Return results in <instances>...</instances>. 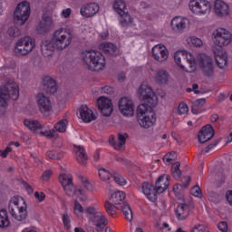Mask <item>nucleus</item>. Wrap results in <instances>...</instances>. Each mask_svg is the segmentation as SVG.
Wrapping results in <instances>:
<instances>
[{"mask_svg":"<svg viewBox=\"0 0 232 232\" xmlns=\"http://www.w3.org/2000/svg\"><path fill=\"white\" fill-rule=\"evenodd\" d=\"M82 59L91 72H102L106 68V58L97 50L84 51Z\"/></svg>","mask_w":232,"mask_h":232,"instance_id":"nucleus-5","label":"nucleus"},{"mask_svg":"<svg viewBox=\"0 0 232 232\" xmlns=\"http://www.w3.org/2000/svg\"><path fill=\"white\" fill-rule=\"evenodd\" d=\"M42 82L44 84V90L46 93L52 94L57 92V83L53 79L50 78V76H44L42 79Z\"/></svg>","mask_w":232,"mask_h":232,"instance_id":"nucleus-24","label":"nucleus"},{"mask_svg":"<svg viewBox=\"0 0 232 232\" xmlns=\"http://www.w3.org/2000/svg\"><path fill=\"white\" fill-rule=\"evenodd\" d=\"M9 99L11 101L19 99V85L12 80L0 86V115L5 113Z\"/></svg>","mask_w":232,"mask_h":232,"instance_id":"nucleus-4","label":"nucleus"},{"mask_svg":"<svg viewBox=\"0 0 232 232\" xmlns=\"http://www.w3.org/2000/svg\"><path fill=\"white\" fill-rule=\"evenodd\" d=\"M112 179L119 186H126V179H124V177L120 173H114L112 175Z\"/></svg>","mask_w":232,"mask_h":232,"instance_id":"nucleus-46","label":"nucleus"},{"mask_svg":"<svg viewBox=\"0 0 232 232\" xmlns=\"http://www.w3.org/2000/svg\"><path fill=\"white\" fill-rule=\"evenodd\" d=\"M182 59H186L190 71H187L189 73L195 72L197 70V64L198 68L201 70L204 77H208V79L215 75V66L213 65V58L206 53L198 54L197 59L195 56L188 53L187 51H178L174 53V61L177 66L180 67L181 70L186 71V67L182 65Z\"/></svg>","mask_w":232,"mask_h":232,"instance_id":"nucleus-2","label":"nucleus"},{"mask_svg":"<svg viewBox=\"0 0 232 232\" xmlns=\"http://www.w3.org/2000/svg\"><path fill=\"white\" fill-rule=\"evenodd\" d=\"M168 186H169V178H168V175L160 176L155 182V188L158 193H164L168 189Z\"/></svg>","mask_w":232,"mask_h":232,"instance_id":"nucleus-27","label":"nucleus"},{"mask_svg":"<svg viewBox=\"0 0 232 232\" xmlns=\"http://www.w3.org/2000/svg\"><path fill=\"white\" fill-rule=\"evenodd\" d=\"M24 126L31 130V131H37L43 130V125L37 120H25L24 121Z\"/></svg>","mask_w":232,"mask_h":232,"instance_id":"nucleus-34","label":"nucleus"},{"mask_svg":"<svg viewBox=\"0 0 232 232\" xmlns=\"http://www.w3.org/2000/svg\"><path fill=\"white\" fill-rule=\"evenodd\" d=\"M46 157L52 160H61V159L63 157V154L58 150H48L46 152Z\"/></svg>","mask_w":232,"mask_h":232,"instance_id":"nucleus-41","label":"nucleus"},{"mask_svg":"<svg viewBox=\"0 0 232 232\" xmlns=\"http://www.w3.org/2000/svg\"><path fill=\"white\" fill-rule=\"evenodd\" d=\"M7 34L10 37H19V35H21V30H19L17 26H11L7 30Z\"/></svg>","mask_w":232,"mask_h":232,"instance_id":"nucleus-47","label":"nucleus"},{"mask_svg":"<svg viewBox=\"0 0 232 232\" xmlns=\"http://www.w3.org/2000/svg\"><path fill=\"white\" fill-rule=\"evenodd\" d=\"M155 81L160 86L168 84L169 82V73L165 70H159L155 76Z\"/></svg>","mask_w":232,"mask_h":232,"instance_id":"nucleus-30","label":"nucleus"},{"mask_svg":"<svg viewBox=\"0 0 232 232\" xmlns=\"http://www.w3.org/2000/svg\"><path fill=\"white\" fill-rule=\"evenodd\" d=\"M8 209L11 217L17 222H23L28 217V206L23 197H13L9 201Z\"/></svg>","mask_w":232,"mask_h":232,"instance_id":"nucleus-7","label":"nucleus"},{"mask_svg":"<svg viewBox=\"0 0 232 232\" xmlns=\"http://www.w3.org/2000/svg\"><path fill=\"white\" fill-rule=\"evenodd\" d=\"M138 94L140 99L144 102V103L140 104L137 108L139 124L141 128H151L157 122L153 108L159 104V98L153 92V89L146 84L140 86Z\"/></svg>","mask_w":232,"mask_h":232,"instance_id":"nucleus-1","label":"nucleus"},{"mask_svg":"<svg viewBox=\"0 0 232 232\" xmlns=\"http://www.w3.org/2000/svg\"><path fill=\"white\" fill-rule=\"evenodd\" d=\"M191 232H209V230L208 229V227H206V225L198 224L193 227Z\"/></svg>","mask_w":232,"mask_h":232,"instance_id":"nucleus-50","label":"nucleus"},{"mask_svg":"<svg viewBox=\"0 0 232 232\" xmlns=\"http://www.w3.org/2000/svg\"><path fill=\"white\" fill-rule=\"evenodd\" d=\"M126 139H128V133H119L118 134V140H115L113 136L109 138V142L111 146H113L116 150H121L124 144H126Z\"/></svg>","mask_w":232,"mask_h":232,"instance_id":"nucleus-26","label":"nucleus"},{"mask_svg":"<svg viewBox=\"0 0 232 232\" xmlns=\"http://www.w3.org/2000/svg\"><path fill=\"white\" fill-rule=\"evenodd\" d=\"M50 26H52V17L44 14L42 21L37 26L38 32H48V30H50Z\"/></svg>","mask_w":232,"mask_h":232,"instance_id":"nucleus-31","label":"nucleus"},{"mask_svg":"<svg viewBox=\"0 0 232 232\" xmlns=\"http://www.w3.org/2000/svg\"><path fill=\"white\" fill-rule=\"evenodd\" d=\"M35 48V39L30 36H24L20 38L14 47V53L16 55H28Z\"/></svg>","mask_w":232,"mask_h":232,"instance_id":"nucleus-9","label":"nucleus"},{"mask_svg":"<svg viewBox=\"0 0 232 232\" xmlns=\"http://www.w3.org/2000/svg\"><path fill=\"white\" fill-rule=\"evenodd\" d=\"M79 113L82 121L86 123L92 122V121H95L96 119L93 111L88 108V105H82L79 109Z\"/></svg>","mask_w":232,"mask_h":232,"instance_id":"nucleus-23","label":"nucleus"},{"mask_svg":"<svg viewBox=\"0 0 232 232\" xmlns=\"http://www.w3.org/2000/svg\"><path fill=\"white\" fill-rule=\"evenodd\" d=\"M232 42V34L229 31L224 28L216 29L213 33V43L216 46L219 48H224V46H228Z\"/></svg>","mask_w":232,"mask_h":232,"instance_id":"nucleus-13","label":"nucleus"},{"mask_svg":"<svg viewBox=\"0 0 232 232\" xmlns=\"http://www.w3.org/2000/svg\"><path fill=\"white\" fill-rule=\"evenodd\" d=\"M176 217L178 220H186L187 217H189V206L181 203L176 208Z\"/></svg>","mask_w":232,"mask_h":232,"instance_id":"nucleus-29","label":"nucleus"},{"mask_svg":"<svg viewBox=\"0 0 232 232\" xmlns=\"http://www.w3.org/2000/svg\"><path fill=\"white\" fill-rule=\"evenodd\" d=\"M66 128H68V120L66 119L60 120L53 126L54 131H58L59 133H64L66 131Z\"/></svg>","mask_w":232,"mask_h":232,"instance_id":"nucleus-37","label":"nucleus"},{"mask_svg":"<svg viewBox=\"0 0 232 232\" xmlns=\"http://www.w3.org/2000/svg\"><path fill=\"white\" fill-rule=\"evenodd\" d=\"M99 12V5L97 3H90L81 7L80 14L82 17H93Z\"/></svg>","mask_w":232,"mask_h":232,"instance_id":"nucleus-22","label":"nucleus"},{"mask_svg":"<svg viewBox=\"0 0 232 232\" xmlns=\"http://www.w3.org/2000/svg\"><path fill=\"white\" fill-rule=\"evenodd\" d=\"M140 191L143 193L146 198L150 200V202H157V195H159V192L153 184L144 181L141 183Z\"/></svg>","mask_w":232,"mask_h":232,"instance_id":"nucleus-15","label":"nucleus"},{"mask_svg":"<svg viewBox=\"0 0 232 232\" xmlns=\"http://www.w3.org/2000/svg\"><path fill=\"white\" fill-rule=\"evenodd\" d=\"M73 35L64 28H59L54 31L51 41H44L41 44L43 55L50 57L54 50H64L72 44Z\"/></svg>","mask_w":232,"mask_h":232,"instance_id":"nucleus-3","label":"nucleus"},{"mask_svg":"<svg viewBox=\"0 0 232 232\" xmlns=\"http://www.w3.org/2000/svg\"><path fill=\"white\" fill-rule=\"evenodd\" d=\"M10 226V219H8V212L6 210H0V227H8Z\"/></svg>","mask_w":232,"mask_h":232,"instance_id":"nucleus-38","label":"nucleus"},{"mask_svg":"<svg viewBox=\"0 0 232 232\" xmlns=\"http://www.w3.org/2000/svg\"><path fill=\"white\" fill-rule=\"evenodd\" d=\"M113 92H114L113 87L110 85H105L104 87L102 88V91H101L102 93H106L107 95H111Z\"/></svg>","mask_w":232,"mask_h":232,"instance_id":"nucleus-56","label":"nucleus"},{"mask_svg":"<svg viewBox=\"0 0 232 232\" xmlns=\"http://www.w3.org/2000/svg\"><path fill=\"white\" fill-rule=\"evenodd\" d=\"M188 44H191L192 46H195L196 48H200L202 46L203 43L202 40H200L197 36H189L187 38Z\"/></svg>","mask_w":232,"mask_h":232,"instance_id":"nucleus-42","label":"nucleus"},{"mask_svg":"<svg viewBox=\"0 0 232 232\" xmlns=\"http://www.w3.org/2000/svg\"><path fill=\"white\" fill-rule=\"evenodd\" d=\"M72 15V9L66 8L62 11V17H64V19H68Z\"/></svg>","mask_w":232,"mask_h":232,"instance_id":"nucleus-58","label":"nucleus"},{"mask_svg":"<svg viewBox=\"0 0 232 232\" xmlns=\"http://www.w3.org/2000/svg\"><path fill=\"white\" fill-rule=\"evenodd\" d=\"M214 11L218 17H225V15H229V5L222 0H216Z\"/></svg>","mask_w":232,"mask_h":232,"instance_id":"nucleus-21","label":"nucleus"},{"mask_svg":"<svg viewBox=\"0 0 232 232\" xmlns=\"http://www.w3.org/2000/svg\"><path fill=\"white\" fill-rule=\"evenodd\" d=\"M182 172L180 171V164H175L172 166V177L174 179H180Z\"/></svg>","mask_w":232,"mask_h":232,"instance_id":"nucleus-48","label":"nucleus"},{"mask_svg":"<svg viewBox=\"0 0 232 232\" xmlns=\"http://www.w3.org/2000/svg\"><path fill=\"white\" fill-rule=\"evenodd\" d=\"M218 229L222 232H227L229 229V226L227 225V222L226 221H220L218 223Z\"/></svg>","mask_w":232,"mask_h":232,"instance_id":"nucleus-54","label":"nucleus"},{"mask_svg":"<svg viewBox=\"0 0 232 232\" xmlns=\"http://www.w3.org/2000/svg\"><path fill=\"white\" fill-rule=\"evenodd\" d=\"M73 213L76 215V217H82L84 212H86V208L84 209V207L79 203V200L75 199L73 203Z\"/></svg>","mask_w":232,"mask_h":232,"instance_id":"nucleus-39","label":"nucleus"},{"mask_svg":"<svg viewBox=\"0 0 232 232\" xmlns=\"http://www.w3.org/2000/svg\"><path fill=\"white\" fill-rule=\"evenodd\" d=\"M63 224L65 229H70L72 227V216L68 213H64L62 217Z\"/></svg>","mask_w":232,"mask_h":232,"instance_id":"nucleus-44","label":"nucleus"},{"mask_svg":"<svg viewBox=\"0 0 232 232\" xmlns=\"http://www.w3.org/2000/svg\"><path fill=\"white\" fill-rule=\"evenodd\" d=\"M206 104V98H201L197 101H195L192 103L191 112L193 115H198L199 113H202L204 110H202V106Z\"/></svg>","mask_w":232,"mask_h":232,"instance_id":"nucleus-33","label":"nucleus"},{"mask_svg":"<svg viewBox=\"0 0 232 232\" xmlns=\"http://www.w3.org/2000/svg\"><path fill=\"white\" fill-rule=\"evenodd\" d=\"M152 56L155 61L164 63V61H167L168 57H169V52L164 44H160L152 48Z\"/></svg>","mask_w":232,"mask_h":232,"instance_id":"nucleus-17","label":"nucleus"},{"mask_svg":"<svg viewBox=\"0 0 232 232\" xmlns=\"http://www.w3.org/2000/svg\"><path fill=\"white\" fill-rule=\"evenodd\" d=\"M113 8L119 15H121L120 24L124 28L126 26H130V24H133V17L128 14V11L126 9V3L122 0H117L113 4Z\"/></svg>","mask_w":232,"mask_h":232,"instance_id":"nucleus-10","label":"nucleus"},{"mask_svg":"<svg viewBox=\"0 0 232 232\" xmlns=\"http://www.w3.org/2000/svg\"><path fill=\"white\" fill-rule=\"evenodd\" d=\"M226 197H227V200L228 204H230V206H232V190H228L226 193Z\"/></svg>","mask_w":232,"mask_h":232,"instance_id":"nucleus-60","label":"nucleus"},{"mask_svg":"<svg viewBox=\"0 0 232 232\" xmlns=\"http://www.w3.org/2000/svg\"><path fill=\"white\" fill-rule=\"evenodd\" d=\"M85 213L89 215V222L96 227V231H103L108 226V218L101 211L99 205H91L85 208Z\"/></svg>","mask_w":232,"mask_h":232,"instance_id":"nucleus-8","label":"nucleus"},{"mask_svg":"<svg viewBox=\"0 0 232 232\" xmlns=\"http://www.w3.org/2000/svg\"><path fill=\"white\" fill-rule=\"evenodd\" d=\"M189 25V20L182 16H176L170 22V26L175 32H184Z\"/></svg>","mask_w":232,"mask_h":232,"instance_id":"nucleus-19","label":"nucleus"},{"mask_svg":"<svg viewBox=\"0 0 232 232\" xmlns=\"http://www.w3.org/2000/svg\"><path fill=\"white\" fill-rule=\"evenodd\" d=\"M214 55L218 68L222 70V68L227 66V53H224L222 50H214Z\"/></svg>","mask_w":232,"mask_h":232,"instance_id":"nucleus-28","label":"nucleus"},{"mask_svg":"<svg viewBox=\"0 0 232 232\" xmlns=\"http://www.w3.org/2000/svg\"><path fill=\"white\" fill-rule=\"evenodd\" d=\"M98 108L104 117H110L113 113V103L110 98L100 97L98 99Z\"/></svg>","mask_w":232,"mask_h":232,"instance_id":"nucleus-16","label":"nucleus"},{"mask_svg":"<svg viewBox=\"0 0 232 232\" xmlns=\"http://www.w3.org/2000/svg\"><path fill=\"white\" fill-rule=\"evenodd\" d=\"M190 195H193V197H197L198 198H202V190L200 189V187L194 186L190 188Z\"/></svg>","mask_w":232,"mask_h":232,"instance_id":"nucleus-49","label":"nucleus"},{"mask_svg":"<svg viewBox=\"0 0 232 232\" xmlns=\"http://www.w3.org/2000/svg\"><path fill=\"white\" fill-rule=\"evenodd\" d=\"M36 102L41 113H50V111L52 110V102L50 101V97L44 93H38L36 96Z\"/></svg>","mask_w":232,"mask_h":232,"instance_id":"nucleus-18","label":"nucleus"},{"mask_svg":"<svg viewBox=\"0 0 232 232\" xmlns=\"http://www.w3.org/2000/svg\"><path fill=\"white\" fill-rule=\"evenodd\" d=\"M59 181L63 188L65 195L68 197H76L81 202H86V200H88L86 192H84L81 188H75V186H73V177L72 174H60Z\"/></svg>","mask_w":232,"mask_h":232,"instance_id":"nucleus-6","label":"nucleus"},{"mask_svg":"<svg viewBox=\"0 0 232 232\" xmlns=\"http://www.w3.org/2000/svg\"><path fill=\"white\" fill-rule=\"evenodd\" d=\"M188 8L195 15H206L211 12V3L208 0H190Z\"/></svg>","mask_w":232,"mask_h":232,"instance_id":"nucleus-11","label":"nucleus"},{"mask_svg":"<svg viewBox=\"0 0 232 232\" xmlns=\"http://www.w3.org/2000/svg\"><path fill=\"white\" fill-rule=\"evenodd\" d=\"M79 179L81 182L82 183V186L85 188V189H88V191L92 190V185L90 181H88V178L84 176H79Z\"/></svg>","mask_w":232,"mask_h":232,"instance_id":"nucleus-51","label":"nucleus"},{"mask_svg":"<svg viewBox=\"0 0 232 232\" xmlns=\"http://www.w3.org/2000/svg\"><path fill=\"white\" fill-rule=\"evenodd\" d=\"M40 133L44 137H47V139H53V137H55V129H51L46 131H41Z\"/></svg>","mask_w":232,"mask_h":232,"instance_id":"nucleus-53","label":"nucleus"},{"mask_svg":"<svg viewBox=\"0 0 232 232\" xmlns=\"http://www.w3.org/2000/svg\"><path fill=\"white\" fill-rule=\"evenodd\" d=\"M34 198L38 200V202H44V199L46 198V194L44 192H34Z\"/></svg>","mask_w":232,"mask_h":232,"instance_id":"nucleus-55","label":"nucleus"},{"mask_svg":"<svg viewBox=\"0 0 232 232\" xmlns=\"http://www.w3.org/2000/svg\"><path fill=\"white\" fill-rule=\"evenodd\" d=\"M32 9L30 8V3L23 1L18 4L14 13V19L15 23H20L22 25L24 24L28 21Z\"/></svg>","mask_w":232,"mask_h":232,"instance_id":"nucleus-12","label":"nucleus"},{"mask_svg":"<svg viewBox=\"0 0 232 232\" xmlns=\"http://www.w3.org/2000/svg\"><path fill=\"white\" fill-rule=\"evenodd\" d=\"M163 160L166 164H171L173 162V158L169 157V154L164 156Z\"/></svg>","mask_w":232,"mask_h":232,"instance_id":"nucleus-61","label":"nucleus"},{"mask_svg":"<svg viewBox=\"0 0 232 232\" xmlns=\"http://www.w3.org/2000/svg\"><path fill=\"white\" fill-rule=\"evenodd\" d=\"M23 186L24 189L27 191L28 195H32V193H34V188H32L30 184H28L27 182H24Z\"/></svg>","mask_w":232,"mask_h":232,"instance_id":"nucleus-59","label":"nucleus"},{"mask_svg":"<svg viewBox=\"0 0 232 232\" xmlns=\"http://www.w3.org/2000/svg\"><path fill=\"white\" fill-rule=\"evenodd\" d=\"M118 107L124 117H133L135 115V103L130 97L121 98Z\"/></svg>","mask_w":232,"mask_h":232,"instance_id":"nucleus-14","label":"nucleus"},{"mask_svg":"<svg viewBox=\"0 0 232 232\" xmlns=\"http://www.w3.org/2000/svg\"><path fill=\"white\" fill-rule=\"evenodd\" d=\"M98 173L102 182H106V180H110V178L111 177V174L108 170H106V169H100Z\"/></svg>","mask_w":232,"mask_h":232,"instance_id":"nucleus-45","label":"nucleus"},{"mask_svg":"<svg viewBox=\"0 0 232 232\" xmlns=\"http://www.w3.org/2000/svg\"><path fill=\"white\" fill-rule=\"evenodd\" d=\"M124 198H126V194L122 191L116 190L111 196V200L116 206H119L121 202H123Z\"/></svg>","mask_w":232,"mask_h":232,"instance_id":"nucleus-35","label":"nucleus"},{"mask_svg":"<svg viewBox=\"0 0 232 232\" xmlns=\"http://www.w3.org/2000/svg\"><path fill=\"white\" fill-rule=\"evenodd\" d=\"M192 91L194 92V93H196V95L200 93V91H198V84L193 83L192 84Z\"/></svg>","mask_w":232,"mask_h":232,"instance_id":"nucleus-62","label":"nucleus"},{"mask_svg":"<svg viewBox=\"0 0 232 232\" xmlns=\"http://www.w3.org/2000/svg\"><path fill=\"white\" fill-rule=\"evenodd\" d=\"M115 203H111L109 200L105 201L104 208L106 213L110 215V217H115L117 215V211L115 210Z\"/></svg>","mask_w":232,"mask_h":232,"instance_id":"nucleus-40","label":"nucleus"},{"mask_svg":"<svg viewBox=\"0 0 232 232\" xmlns=\"http://www.w3.org/2000/svg\"><path fill=\"white\" fill-rule=\"evenodd\" d=\"M121 211L128 222H131L133 220V211L128 203H123L121 206Z\"/></svg>","mask_w":232,"mask_h":232,"instance_id":"nucleus-36","label":"nucleus"},{"mask_svg":"<svg viewBox=\"0 0 232 232\" xmlns=\"http://www.w3.org/2000/svg\"><path fill=\"white\" fill-rule=\"evenodd\" d=\"M52 175H53V172L51 169H47L42 174L41 180H43V182H48Z\"/></svg>","mask_w":232,"mask_h":232,"instance_id":"nucleus-52","label":"nucleus"},{"mask_svg":"<svg viewBox=\"0 0 232 232\" xmlns=\"http://www.w3.org/2000/svg\"><path fill=\"white\" fill-rule=\"evenodd\" d=\"M210 121H211V122H217L218 121V114H213L210 117Z\"/></svg>","mask_w":232,"mask_h":232,"instance_id":"nucleus-64","label":"nucleus"},{"mask_svg":"<svg viewBox=\"0 0 232 232\" xmlns=\"http://www.w3.org/2000/svg\"><path fill=\"white\" fill-rule=\"evenodd\" d=\"M100 50L109 55H117V47L111 43H102L99 46Z\"/></svg>","mask_w":232,"mask_h":232,"instance_id":"nucleus-32","label":"nucleus"},{"mask_svg":"<svg viewBox=\"0 0 232 232\" xmlns=\"http://www.w3.org/2000/svg\"><path fill=\"white\" fill-rule=\"evenodd\" d=\"M11 151L12 149L10 146H7L5 150H0V157H2V159H6V157H8V153H11Z\"/></svg>","mask_w":232,"mask_h":232,"instance_id":"nucleus-57","label":"nucleus"},{"mask_svg":"<svg viewBox=\"0 0 232 232\" xmlns=\"http://www.w3.org/2000/svg\"><path fill=\"white\" fill-rule=\"evenodd\" d=\"M184 180H185V184H183V188H188V186H189V182H191V178L186 177L184 178Z\"/></svg>","mask_w":232,"mask_h":232,"instance_id":"nucleus-63","label":"nucleus"},{"mask_svg":"<svg viewBox=\"0 0 232 232\" xmlns=\"http://www.w3.org/2000/svg\"><path fill=\"white\" fill-rule=\"evenodd\" d=\"M215 136V130H213V126L206 125L201 129L198 132V139L201 144L208 142V140H211Z\"/></svg>","mask_w":232,"mask_h":232,"instance_id":"nucleus-20","label":"nucleus"},{"mask_svg":"<svg viewBox=\"0 0 232 232\" xmlns=\"http://www.w3.org/2000/svg\"><path fill=\"white\" fill-rule=\"evenodd\" d=\"M73 151L75 153V158L77 162H79L82 166H86V162H88V155H86V150L82 146H74Z\"/></svg>","mask_w":232,"mask_h":232,"instance_id":"nucleus-25","label":"nucleus"},{"mask_svg":"<svg viewBox=\"0 0 232 232\" xmlns=\"http://www.w3.org/2000/svg\"><path fill=\"white\" fill-rule=\"evenodd\" d=\"M189 112V107L184 102H181L178 106V113L179 115H188Z\"/></svg>","mask_w":232,"mask_h":232,"instance_id":"nucleus-43","label":"nucleus"}]
</instances>
